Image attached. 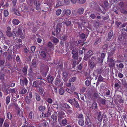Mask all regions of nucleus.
Here are the masks:
<instances>
[{"mask_svg":"<svg viewBox=\"0 0 127 127\" xmlns=\"http://www.w3.org/2000/svg\"><path fill=\"white\" fill-rule=\"evenodd\" d=\"M61 78L60 77H57L56 78L54 84L57 85L59 84L61 82Z\"/></svg>","mask_w":127,"mask_h":127,"instance_id":"nucleus-21","label":"nucleus"},{"mask_svg":"<svg viewBox=\"0 0 127 127\" xmlns=\"http://www.w3.org/2000/svg\"><path fill=\"white\" fill-rule=\"evenodd\" d=\"M76 100L75 99V98L73 99H67L68 101L73 106L74 102Z\"/></svg>","mask_w":127,"mask_h":127,"instance_id":"nucleus-25","label":"nucleus"},{"mask_svg":"<svg viewBox=\"0 0 127 127\" xmlns=\"http://www.w3.org/2000/svg\"><path fill=\"white\" fill-rule=\"evenodd\" d=\"M62 25L61 23L58 24H57L55 29V32L56 33V36L58 35L61 31Z\"/></svg>","mask_w":127,"mask_h":127,"instance_id":"nucleus-5","label":"nucleus"},{"mask_svg":"<svg viewBox=\"0 0 127 127\" xmlns=\"http://www.w3.org/2000/svg\"><path fill=\"white\" fill-rule=\"evenodd\" d=\"M6 59L9 61H11L12 60V57L11 55L10 54H9L7 56Z\"/></svg>","mask_w":127,"mask_h":127,"instance_id":"nucleus-50","label":"nucleus"},{"mask_svg":"<svg viewBox=\"0 0 127 127\" xmlns=\"http://www.w3.org/2000/svg\"><path fill=\"white\" fill-rule=\"evenodd\" d=\"M36 64L35 61L33 60L32 62V66L34 67H36Z\"/></svg>","mask_w":127,"mask_h":127,"instance_id":"nucleus-52","label":"nucleus"},{"mask_svg":"<svg viewBox=\"0 0 127 127\" xmlns=\"http://www.w3.org/2000/svg\"><path fill=\"white\" fill-rule=\"evenodd\" d=\"M90 6L93 9L96 10L98 7V5L97 2H95L93 1L90 3Z\"/></svg>","mask_w":127,"mask_h":127,"instance_id":"nucleus-7","label":"nucleus"},{"mask_svg":"<svg viewBox=\"0 0 127 127\" xmlns=\"http://www.w3.org/2000/svg\"><path fill=\"white\" fill-rule=\"evenodd\" d=\"M91 79H87L85 82L86 85L87 87L89 86L91 84Z\"/></svg>","mask_w":127,"mask_h":127,"instance_id":"nucleus-27","label":"nucleus"},{"mask_svg":"<svg viewBox=\"0 0 127 127\" xmlns=\"http://www.w3.org/2000/svg\"><path fill=\"white\" fill-rule=\"evenodd\" d=\"M4 119L1 118H0V127H2L3 122Z\"/></svg>","mask_w":127,"mask_h":127,"instance_id":"nucleus-58","label":"nucleus"},{"mask_svg":"<svg viewBox=\"0 0 127 127\" xmlns=\"http://www.w3.org/2000/svg\"><path fill=\"white\" fill-rule=\"evenodd\" d=\"M10 101V97L9 96H7L6 98V103L7 104H8Z\"/></svg>","mask_w":127,"mask_h":127,"instance_id":"nucleus-59","label":"nucleus"},{"mask_svg":"<svg viewBox=\"0 0 127 127\" xmlns=\"http://www.w3.org/2000/svg\"><path fill=\"white\" fill-rule=\"evenodd\" d=\"M91 107L93 109L95 110L97 108V103L95 101H94L92 104Z\"/></svg>","mask_w":127,"mask_h":127,"instance_id":"nucleus-19","label":"nucleus"},{"mask_svg":"<svg viewBox=\"0 0 127 127\" xmlns=\"http://www.w3.org/2000/svg\"><path fill=\"white\" fill-rule=\"evenodd\" d=\"M84 12V9L83 8L81 7L79 8L77 11V13L79 15H82Z\"/></svg>","mask_w":127,"mask_h":127,"instance_id":"nucleus-11","label":"nucleus"},{"mask_svg":"<svg viewBox=\"0 0 127 127\" xmlns=\"http://www.w3.org/2000/svg\"><path fill=\"white\" fill-rule=\"evenodd\" d=\"M57 114H53L51 116V118L53 119V121H55L56 122L57 121Z\"/></svg>","mask_w":127,"mask_h":127,"instance_id":"nucleus-43","label":"nucleus"},{"mask_svg":"<svg viewBox=\"0 0 127 127\" xmlns=\"http://www.w3.org/2000/svg\"><path fill=\"white\" fill-rule=\"evenodd\" d=\"M28 80L25 77H24L22 79L20 80V84L22 86H27L28 84Z\"/></svg>","mask_w":127,"mask_h":127,"instance_id":"nucleus-3","label":"nucleus"},{"mask_svg":"<svg viewBox=\"0 0 127 127\" xmlns=\"http://www.w3.org/2000/svg\"><path fill=\"white\" fill-rule=\"evenodd\" d=\"M65 24L67 26H69L71 24V22L69 21H65Z\"/></svg>","mask_w":127,"mask_h":127,"instance_id":"nucleus-57","label":"nucleus"},{"mask_svg":"<svg viewBox=\"0 0 127 127\" xmlns=\"http://www.w3.org/2000/svg\"><path fill=\"white\" fill-rule=\"evenodd\" d=\"M9 124L6 122H4L2 127H9Z\"/></svg>","mask_w":127,"mask_h":127,"instance_id":"nucleus-64","label":"nucleus"},{"mask_svg":"<svg viewBox=\"0 0 127 127\" xmlns=\"http://www.w3.org/2000/svg\"><path fill=\"white\" fill-rule=\"evenodd\" d=\"M54 77L51 75H49L47 77V80L48 82L49 83H51L53 81Z\"/></svg>","mask_w":127,"mask_h":127,"instance_id":"nucleus-12","label":"nucleus"},{"mask_svg":"<svg viewBox=\"0 0 127 127\" xmlns=\"http://www.w3.org/2000/svg\"><path fill=\"white\" fill-rule=\"evenodd\" d=\"M80 36L81 38L84 39L85 38L86 35L85 34L83 33L80 35Z\"/></svg>","mask_w":127,"mask_h":127,"instance_id":"nucleus-61","label":"nucleus"},{"mask_svg":"<svg viewBox=\"0 0 127 127\" xmlns=\"http://www.w3.org/2000/svg\"><path fill=\"white\" fill-rule=\"evenodd\" d=\"M35 46H33L31 47V50L32 53H34L35 50Z\"/></svg>","mask_w":127,"mask_h":127,"instance_id":"nucleus-62","label":"nucleus"},{"mask_svg":"<svg viewBox=\"0 0 127 127\" xmlns=\"http://www.w3.org/2000/svg\"><path fill=\"white\" fill-rule=\"evenodd\" d=\"M118 6L119 7L122 8H125V5L123 2H120L118 4Z\"/></svg>","mask_w":127,"mask_h":127,"instance_id":"nucleus-34","label":"nucleus"},{"mask_svg":"<svg viewBox=\"0 0 127 127\" xmlns=\"http://www.w3.org/2000/svg\"><path fill=\"white\" fill-rule=\"evenodd\" d=\"M99 100L100 103L103 105H105V103L106 100L100 97L99 99Z\"/></svg>","mask_w":127,"mask_h":127,"instance_id":"nucleus-31","label":"nucleus"},{"mask_svg":"<svg viewBox=\"0 0 127 127\" xmlns=\"http://www.w3.org/2000/svg\"><path fill=\"white\" fill-rule=\"evenodd\" d=\"M71 53L72 54V58L74 60L73 63H76V61H77L78 57V52L75 49H73Z\"/></svg>","mask_w":127,"mask_h":127,"instance_id":"nucleus-2","label":"nucleus"},{"mask_svg":"<svg viewBox=\"0 0 127 127\" xmlns=\"http://www.w3.org/2000/svg\"><path fill=\"white\" fill-rule=\"evenodd\" d=\"M76 80V78L75 77H73L69 79V82H73Z\"/></svg>","mask_w":127,"mask_h":127,"instance_id":"nucleus-39","label":"nucleus"},{"mask_svg":"<svg viewBox=\"0 0 127 127\" xmlns=\"http://www.w3.org/2000/svg\"><path fill=\"white\" fill-rule=\"evenodd\" d=\"M13 11L16 15L18 16H20V14L19 12L17 9L15 8L13 10Z\"/></svg>","mask_w":127,"mask_h":127,"instance_id":"nucleus-36","label":"nucleus"},{"mask_svg":"<svg viewBox=\"0 0 127 127\" xmlns=\"http://www.w3.org/2000/svg\"><path fill=\"white\" fill-rule=\"evenodd\" d=\"M116 47L115 45H112L111 46L110 51L115 52V51L116 50Z\"/></svg>","mask_w":127,"mask_h":127,"instance_id":"nucleus-40","label":"nucleus"},{"mask_svg":"<svg viewBox=\"0 0 127 127\" xmlns=\"http://www.w3.org/2000/svg\"><path fill=\"white\" fill-rule=\"evenodd\" d=\"M59 94L61 95H63L64 93V89L62 88H60L59 91Z\"/></svg>","mask_w":127,"mask_h":127,"instance_id":"nucleus-45","label":"nucleus"},{"mask_svg":"<svg viewBox=\"0 0 127 127\" xmlns=\"http://www.w3.org/2000/svg\"><path fill=\"white\" fill-rule=\"evenodd\" d=\"M6 34L7 36L9 37H11L12 36L13 34L11 32V28L9 26L7 27V30L6 32Z\"/></svg>","mask_w":127,"mask_h":127,"instance_id":"nucleus-8","label":"nucleus"},{"mask_svg":"<svg viewBox=\"0 0 127 127\" xmlns=\"http://www.w3.org/2000/svg\"><path fill=\"white\" fill-rule=\"evenodd\" d=\"M78 123L79 125L83 126L84 125V121L83 119H80L78 121Z\"/></svg>","mask_w":127,"mask_h":127,"instance_id":"nucleus-33","label":"nucleus"},{"mask_svg":"<svg viewBox=\"0 0 127 127\" xmlns=\"http://www.w3.org/2000/svg\"><path fill=\"white\" fill-rule=\"evenodd\" d=\"M73 105L76 108H78L80 107L79 105L78 101L76 100L74 102V104H73Z\"/></svg>","mask_w":127,"mask_h":127,"instance_id":"nucleus-32","label":"nucleus"},{"mask_svg":"<svg viewBox=\"0 0 127 127\" xmlns=\"http://www.w3.org/2000/svg\"><path fill=\"white\" fill-rule=\"evenodd\" d=\"M58 118L59 121H60L61 119L65 117V113L62 111H60L58 113Z\"/></svg>","mask_w":127,"mask_h":127,"instance_id":"nucleus-6","label":"nucleus"},{"mask_svg":"<svg viewBox=\"0 0 127 127\" xmlns=\"http://www.w3.org/2000/svg\"><path fill=\"white\" fill-rule=\"evenodd\" d=\"M102 69L101 68H98L96 70V72L97 73V75H98L99 74V75H101L100 74L101 73Z\"/></svg>","mask_w":127,"mask_h":127,"instance_id":"nucleus-53","label":"nucleus"},{"mask_svg":"<svg viewBox=\"0 0 127 127\" xmlns=\"http://www.w3.org/2000/svg\"><path fill=\"white\" fill-rule=\"evenodd\" d=\"M89 117V116H87L86 122V123L89 126V127L90 126H91V125L92 123Z\"/></svg>","mask_w":127,"mask_h":127,"instance_id":"nucleus-20","label":"nucleus"},{"mask_svg":"<svg viewBox=\"0 0 127 127\" xmlns=\"http://www.w3.org/2000/svg\"><path fill=\"white\" fill-rule=\"evenodd\" d=\"M88 64L89 65L90 68L91 69H93L94 67L96 65V63H92V62H90L88 61Z\"/></svg>","mask_w":127,"mask_h":127,"instance_id":"nucleus-17","label":"nucleus"},{"mask_svg":"<svg viewBox=\"0 0 127 127\" xmlns=\"http://www.w3.org/2000/svg\"><path fill=\"white\" fill-rule=\"evenodd\" d=\"M67 39V36L66 35H63L61 38L62 40L65 41Z\"/></svg>","mask_w":127,"mask_h":127,"instance_id":"nucleus-42","label":"nucleus"},{"mask_svg":"<svg viewBox=\"0 0 127 127\" xmlns=\"http://www.w3.org/2000/svg\"><path fill=\"white\" fill-rule=\"evenodd\" d=\"M93 97L95 99H97L99 97V95L98 93H95L93 95Z\"/></svg>","mask_w":127,"mask_h":127,"instance_id":"nucleus-41","label":"nucleus"},{"mask_svg":"<svg viewBox=\"0 0 127 127\" xmlns=\"http://www.w3.org/2000/svg\"><path fill=\"white\" fill-rule=\"evenodd\" d=\"M115 82L114 85V86L115 87H121L120 84H121L120 81L117 79H115Z\"/></svg>","mask_w":127,"mask_h":127,"instance_id":"nucleus-18","label":"nucleus"},{"mask_svg":"<svg viewBox=\"0 0 127 127\" xmlns=\"http://www.w3.org/2000/svg\"><path fill=\"white\" fill-rule=\"evenodd\" d=\"M62 2L61 1H59L56 4V7H58L61 6L62 5Z\"/></svg>","mask_w":127,"mask_h":127,"instance_id":"nucleus-56","label":"nucleus"},{"mask_svg":"<svg viewBox=\"0 0 127 127\" xmlns=\"http://www.w3.org/2000/svg\"><path fill=\"white\" fill-rule=\"evenodd\" d=\"M30 71H29V72L30 74L32 76L35 75V76H37L39 74V72L38 70H36L35 71V73L32 70V67H30Z\"/></svg>","mask_w":127,"mask_h":127,"instance_id":"nucleus-9","label":"nucleus"},{"mask_svg":"<svg viewBox=\"0 0 127 127\" xmlns=\"http://www.w3.org/2000/svg\"><path fill=\"white\" fill-rule=\"evenodd\" d=\"M104 79V78L102 77L101 75H99L98 78V81L99 82L102 81Z\"/></svg>","mask_w":127,"mask_h":127,"instance_id":"nucleus-54","label":"nucleus"},{"mask_svg":"<svg viewBox=\"0 0 127 127\" xmlns=\"http://www.w3.org/2000/svg\"><path fill=\"white\" fill-rule=\"evenodd\" d=\"M34 4L36 6V9L38 10L40 9V4L38 1L37 2L36 0L34 1Z\"/></svg>","mask_w":127,"mask_h":127,"instance_id":"nucleus-13","label":"nucleus"},{"mask_svg":"<svg viewBox=\"0 0 127 127\" xmlns=\"http://www.w3.org/2000/svg\"><path fill=\"white\" fill-rule=\"evenodd\" d=\"M40 55L41 57L45 61H48L51 60V58L50 57V55H48L47 53L44 51H41L40 53Z\"/></svg>","mask_w":127,"mask_h":127,"instance_id":"nucleus-1","label":"nucleus"},{"mask_svg":"<svg viewBox=\"0 0 127 127\" xmlns=\"http://www.w3.org/2000/svg\"><path fill=\"white\" fill-rule=\"evenodd\" d=\"M76 117L78 118L82 119L84 118V116L82 114H80L76 116Z\"/></svg>","mask_w":127,"mask_h":127,"instance_id":"nucleus-48","label":"nucleus"},{"mask_svg":"<svg viewBox=\"0 0 127 127\" xmlns=\"http://www.w3.org/2000/svg\"><path fill=\"white\" fill-rule=\"evenodd\" d=\"M35 98L36 100L38 101H40L41 98L40 95L37 93H35L34 94Z\"/></svg>","mask_w":127,"mask_h":127,"instance_id":"nucleus-30","label":"nucleus"},{"mask_svg":"<svg viewBox=\"0 0 127 127\" xmlns=\"http://www.w3.org/2000/svg\"><path fill=\"white\" fill-rule=\"evenodd\" d=\"M110 123L109 121H106L104 122L103 124V127H110Z\"/></svg>","mask_w":127,"mask_h":127,"instance_id":"nucleus-23","label":"nucleus"},{"mask_svg":"<svg viewBox=\"0 0 127 127\" xmlns=\"http://www.w3.org/2000/svg\"><path fill=\"white\" fill-rule=\"evenodd\" d=\"M12 22L13 24L16 25H18L20 23L19 21L16 19H13Z\"/></svg>","mask_w":127,"mask_h":127,"instance_id":"nucleus-28","label":"nucleus"},{"mask_svg":"<svg viewBox=\"0 0 127 127\" xmlns=\"http://www.w3.org/2000/svg\"><path fill=\"white\" fill-rule=\"evenodd\" d=\"M46 107L43 105H41L38 108L39 110L41 112L43 111L46 109Z\"/></svg>","mask_w":127,"mask_h":127,"instance_id":"nucleus-24","label":"nucleus"},{"mask_svg":"<svg viewBox=\"0 0 127 127\" xmlns=\"http://www.w3.org/2000/svg\"><path fill=\"white\" fill-rule=\"evenodd\" d=\"M88 61L92 62V63L96 64V58L95 57H92Z\"/></svg>","mask_w":127,"mask_h":127,"instance_id":"nucleus-22","label":"nucleus"},{"mask_svg":"<svg viewBox=\"0 0 127 127\" xmlns=\"http://www.w3.org/2000/svg\"><path fill=\"white\" fill-rule=\"evenodd\" d=\"M68 74L66 72H63V79L64 81L65 82L67 81L68 80Z\"/></svg>","mask_w":127,"mask_h":127,"instance_id":"nucleus-15","label":"nucleus"},{"mask_svg":"<svg viewBox=\"0 0 127 127\" xmlns=\"http://www.w3.org/2000/svg\"><path fill=\"white\" fill-rule=\"evenodd\" d=\"M71 13L70 10H69L67 9L65 11V14L66 15L68 16Z\"/></svg>","mask_w":127,"mask_h":127,"instance_id":"nucleus-55","label":"nucleus"},{"mask_svg":"<svg viewBox=\"0 0 127 127\" xmlns=\"http://www.w3.org/2000/svg\"><path fill=\"white\" fill-rule=\"evenodd\" d=\"M17 33L20 35V37L24 38L25 37V32L24 31L22 32L21 29L18 28L17 31Z\"/></svg>","mask_w":127,"mask_h":127,"instance_id":"nucleus-10","label":"nucleus"},{"mask_svg":"<svg viewBox=\"0 0 127 127\" xmlns=\"http://www.w3.org/2000/svg\"><path fill=\"white\" fill-rule=\"evenodd\" d=\"M86 88L85 87H83L82 89L80 90V91L81 93H84L86 91Z\"/></svg>","mask_w":127,"mask_h":127,"instance_id":"nucleus-63","label":"nucleus"},{"mask_svg":"<svg viewBox=\"0 0 127 127\" xmlns=\"http://www.w3.org/2000/svg\"><path fill=\"white\" fill-rule=\"evenodd\" d=\"M98 116L97 117V120L100 122H101L102 120L103 116L102 115V113L100 111L98 112Z\"/></svg>","mask_w":127,"mask_h":127,"instance_id":"nucleus-14","label":"nucleus"},{"mask_svg":"<svg viewBox=\"0 0 127 127\" xmlns=\"http://www.w3.org/2000/svg\"><path fill=\"white\" fill-rule=\"evenodd\" d=\"M120 11L124 15L127 14V10H125L124 8L120 9Z\"/></svg>","mask_w":127,"mask_h":127,"instance_id":"nucleus-38","label":"nucleus"},{"mask_svg":"<svg viewBox=\"0 0 127 127\" xmlns=\"http://www.w3.org/2000/svg\"><path fill=\"white\" fill-rule=\"evenodd\" d=\"M99 21L97 20H95L94 21V26L95 27H97L99 26Z\"/></svg>","mask_w":127,"mask_h":127,"instance_id":"nucleus-26","label":"nucleus"},{"mask_svg":"<svg viewBox=\"0 0 127 127\" xmlns=\"http://www.w3.org/2000/svg\"><path fill=\"white\" fill-rule=\"evenodd\" d=\"M92 55V54L90 55L87 54L85 55L83 59L85 61H87L91 57V56Z\"/></svg>","mask_w":127,"mask_h":127,"instance_id":"nucleus-29","label":"nucleus"},{"mask_svg":"<svg viewBox=\"0 0 127 127\" xmlns=\"http://www.w3.org/2000/svg\"><path fill=\"white\" fill-rule=\"evenodd\" d=\"M27 90L24 87H21L20 88L19 90V93L22 94H25L27 92Z\"/></svg>","mask_w":127,"mask_h":127,"instance_id":"nucleus-16","label":"nucleus"},{"mask_svg":"<svg viewBox=\"0 0 127 127\" xmlns=\"http://www.w3.org/2000/svg\"><path fill=\"white\" fill-rule=\"evenodd\" d=\"M108 40H110L112 36L113 35V32H110L108 34Z\"/></svg>","mask_w":127,"mask_h":127,"instance_id":"nucleus-44","label":"nucleus"},{"mask_svg":"<svg viewBox=\"0 0 127 127\" xmlns=\"http://www.w3.org/2000/svg\"><path fill=\"white\" fill-rule=\"evenodd\" d=\"M3 14L5 17H7L9 15V13L6 10H5L4 11Z\"/></svg>","mask_w":127,"mask_h":127,"instance_id":"nucleus-47","label":"nucleus"},{"mask_svg":"<svg viewBox=\"0 0 127 127\" xmlns=\"http://www.w3.org/2000/svg\"><path fill=\"white\" fill-rule=\"evenodd\" d=\"M59 40L55 37H53V42L54 43H57L59 42Z\"/></svg>","mask_w":127,"mask_h":127,"instance_id":"nucleus-51","label":"nucleus"},{"mask_svg":"<svg viewBox=\"0 0 127 127\" xmlns=\"http://www.w3.org/2000/svg\"><path fill=\"white\" fill-rule=\"evenodd\" d=\"M5 77V76L4 74H2L0 75V79L1 81L3 80L4 78Z\"/></svg>","mask_w":127,"mask_h":127,"instance_id":"nucleus-60","label":"nucleus"},{"mask_svg":"<svg viewBox=\"0 0 127 127\" xmlns=\"http://www.w3.org/2000/svg\"><path fill=\"white\" fill-rule=\"evenodd\" d=\"M63 106L66 109H69L70 108L69 105L66 103L63 104Z\"/></svg>","mask_w":127,"mask_h":127,"instance_id":"nucleus-46","label":"nucleus"},{"mask_svg":"<svg viewBox=\"0 0 127 127\" xmlns=\"http://www.w3.org/2000/svg\"><path fill=\"white\" fill-rule=\"evenodd\" d=\"M107 61L109 67H113L114 66L115 61L113 59L108 57Z\"/></svg>","mask_w":127,"mask_h":127,"instance_id":"nucleus-4","label":"nucleus"},{"mask_svg":"<svg viewBox=\"0 0 127 127\" xmlns=\"http://www.w3.org/2000/svg\"><path fill=\"white\" fill-rule=\"evenodd\" d=\"M25 100L26 103L28 104H30L31 103V99L29 98L28 96H26L25 98Z\"/></svg>","mask_w":127,"mask_h":127,"instance_id":"nucleus-35","label":"nucleus"},{"mask_svg":"<svg viewBox=\"0 0 127 127\" xmlns=\"http://www.w3.org/2000/svg\"><path fill=\"white\" fill-rule=\"evenodd\" d=\"M62 10L60 9H58L57 10L56 12V14L57 15H59L61 14Z\"/></svg>","mask_w":127,"mask_h":127,"instance_id":"nucleus-49","label":"nucleus"},{"mask_svg":"<svg viewBox=\"0 0 127 127\" xmlns=\"http://www.w3.org/2000/svg\"><path fill=\"white\" fill-rule=\"evenodd\" d=\"M84 17H81V24L83 26L85 25V23L86 22H85V20L84 19Z\"/></svg>","mask_w":127,"mask_h":127,"instance_id":"nucleus-37","label":"nucleus"}]
</instances>
